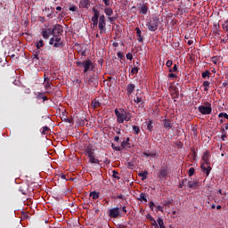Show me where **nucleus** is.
Here are the masks:
<instances>
[{
	"instance_id": "f257e3e1",
	"label": "nucleus",
	"mask_w": 228,
	"mask_h": 228,
	"mask_svg": "<svg viewBox=\"0 0 228 228\" xmlns=\"http://www.w3.org/2000/svg\"><path fill=\"white\" fill-rule=\"evenodd\" d=\"M84 154L85 156H87L91 165H99L101 163V160L95 158V149H94L93 144H87L85 146Z\"/></svg>"
},
{
	"instance_id": "f03ea898",
	"label": "nucleus",
	"mask_w": 228,
	"mask_h": 228,
	"mask_svg": "<svg viewBox=\"0 0 228 228\" xmlns=\"http://www.w3.org/2000/svg\"><path fill=\"white\" fill-rule=\"evenodd\" d=\"M115 115L117 117L118 124H124V122H129L131 120V113L126 111L124 109H115Z\"/></svg>"
},
{
	"instance_id": "7ed1b4c3",
	"label": "nucleus",
	"mask_w": 228,
	"mask_h": 228,
	"mask_svg": "<svg viewBox=\"0 0 228 228\" xmlns=\"http://www.w3.org/2000/svg\"><path fill=\"white\" fill-rule=\"evenodd\" d=\"M159 26V19L152 17L146 20V27L149 31H156Z\"/></svg>"
},
{
	"instance_id": "20e7f679",
	"label": "nucleus",
	"mask_w": 228,
	"mask_h": 228,
	"mask_svg": "<svg viewBox=\"0 0 228 228\" xmlns=\"http://www.w3.org/2000/svg\"><path fill=\"white\" fill-rule=\"evenodd\" d=\"M198 111H200L201 115H211L213 111V108H211V103H209V102H204V105L198 107Z\"/></svg>"
},
{
	"instance_id": "39448f33",
	"label": "nucleus",
	"mask_w": 228,
	"mask_h": 228,
	"mask_svg": "<svg viewBox=\"0 0 228 228\" xmlns=\"http://www.w3.org/2000/svg\"><path fill=\"white\" fill-rule=\"evenodd\" d=\"M109 216L110 218H122V212L120 208L116 207V208H110L109 211Z\"/></svg>"
},
{
	"instance_id": "423d86ee",
	"label": "nucleus",
	"mask_w": 228,
	"mask_h": 228,
	"mask_svg": "<svg viewBox=\"0 0 228 228\" xmlns=\"http://www.w3.org/2000/svg\"><path fill=\"white\" fill-rule=\"evenodd\" d=\"M98 28L100 29L101 34L106 31V17H104V14H102L99 17Z\"/></svg>"
},
{
	"instance_id": "0eeeda50",
	"label": "nucleus",
	"mask_w": 228,
	"mask_h": 228,
	"mask_svg": "<svg viewBox=\"0 0 228 228\" xmlns=\"http://www.w3.org/2000/svg\"><path fill=\"white\" fill-rule=\"evenodd\" d=\"M50 45H53V47H61L63 45V41H61V37H54L50 39Z\"/></svg>"
},
{
	"instance_id": "6e6552de",
	"label": "nucleus",
	"mask_w": 228,
	"mask_h": 228,
	"mask_svg": "<svg viewBox=\"0 0 228 228\" xmlns=\"http://www.w3.org/2000/svg\"><path fill=\"white\" fill-rule=\"evenodd\" d=\"M61 33H63V26L57 24L52 29L53 37H61Z\"/></svg>"
},
{
	"instance_id": "1a4fd4ad",
	"label": "nucleus",
	"mask_w": 228,
	"mask_h": 228,
	"mask_svg": "<svg viewBox=\"0 0 228 228\" xmlns=\"http://www.w3.org/2000/svg\"><path fill=\"white\" fill-rule=\"evenodd\" d=\"M188 188L191 190H197L199 188V180L197 178H193L188 182Z\"/></svg>"
},
{
	"instance_id": "9d476101",
	"label": "nucleus",
	"mask_w": 228,
	"mask_h": 228,
	"mask_svg": "<svg viewBox=\"0 0 228 228\" xmlns=\"http://www.w3.org/2000/svg\"><path fill=\"white\" fill-rule=\"evenodd\" d=\"M200 168L204 174H206L207 177H209V174H211L212 167L210 165L201 164Z\"/></svg>"
},
{
	"instance_id": "9b49d317",
	"label": "nucleus",
	"mask_w": 228,
	"mask_h": 228,
	"mask_svg": "<svg viewBox=\"0 0 228 228\" xmlns=\"http://www.w3.org/2000/svg\"><path fill=\"white\" fill-rule=\"evenodd\" d=\"M92 65H94V63L92 62V61L90 59H86L84 61V73L86 74V72H88V70H90V68L92 67Z\"/></svg>"
},
{
	"instance_id": "f8f14e48",
	"label": "nucleus",
	"mask_w": 228,
	"mask_h": 228,
	"mask_svg": "<svg viewBox=\"0 0 228 228\" xmlns=\"http://www.w3.org/2000/svg\"><path fill=\"white\" fill-rule=\"evenodd\" d=\"M211 156V153L209 151H205L202 156L203 164L205 165H211V162L209 161V157Z\"/></svg>"
},
{
	"instance_id": "ddd939ff",
	"label": "nucleus",
	"mask_w": 228,
	"mask_h": 228,
	"mask_svg": "<svg viewBox=\"0 0 228 228\" xmlns=\"http://www.w3.org/2000/svg\"><path fill=\"white\" fill-rule=\"evenodd\" d=\"M91 3L92 2L90 0H80L79 8H85L86 10H88V8H90Z\"/></svg>"
},
{
	"instance_id": "4468645a",
	"label": "nucleus",
	"mask_w": 228,
	"mask_h": 228,
	"mask_svg": "<svg viewBox=\"0 0 228 228\" xmlns=\"http://www.w3.org/2000/svg\"><path fill=\"white\" fill-rule=\"evenodd\" d=\"M143 155L150 159H156V158H158V153L156 151H144Z\"/></svg>"
},
{
	"instance_id": "2eb2a0df",
	"label": "nucleus",
	"mask_w": 228,
	"mask_h": 228,
	"mask_svg": "<svg viewBox=\"0 0 228 228\" xmlns=\"http://www.w3.org/2000/svg\"><path fill=\"white\" fill-rule=\"evenodd\" d=\"M171 96L172 99H179V90L175 86H171Z\"/></svg>"
},
{
	"instance_id": "dca6fc26",
	"label": "nucleus",
	"mask_w": 228,
	"mask_h": 228,
	"mask_svg": "<svg viewBox=\"0 0 228 228\" xmlns=\"http://www.w3.org/2000/svg\"><path fill=\"white\" fill-rule=\"evenodd\" d=\"M143 93L142 91H137L136 94H135V98H134V102H137V104H139V102H142V97H143Z\"/></svg>"
},
{
	"instance_id": "f3484780",
	"label": "nucleus",
	"mask_w": 228,
	"mask_h": 228,
	"mask_svg": "<svg viewBox=\"0 0 228 228\" xmlns=\"http://www.w3.org/2000/svg\"><path fill=\"white\" fill-rule=\"evenodd\" d=\"M51 35H53V30H51V28L43 29V31H42L43 38L47 40V38H49V37H51Z\"/></svg>"
},
{
	"instance_id": "a211bd4d",
	"label": "nucleus",
	"mask_w": 228,
	"mask_h": 228,
	"mask_svg": "<svg viewBox=\"0 0 228 228\" xmlns=\"http://www.w3.org/2000/svg\"><path fill=\"white\" fill-rule=\"evenodd\" d=\"M93 12L94 17H92V20H99V18L101 17V12L95 9V7H93Z\"/></svg>"
},
{
	"instance_id": "6ab92c4d",
	"label": "nucleus",
	"mask_w": 228,
	"mask_h": 228,
	"mask_svg": "<svg viewBox=\"0 0 228 228\" xmlns=\"http://www.w3.org/2000/svg\"><path fill=\"white\" fill-rule=\"evenodd\" d=\"M163 124H164L165 129H167V131H170V129H172L173 127V125L170 119H164Z\"/></svg>"
},
{
	"instance_id": "aec40b11",
	"label": "nucleus",
	"mask_w": 228,
	"mask_h": 228,
	"mask_svg": "<svg viewBox=\"0 0 228 228\" xmlns=\"http://www.w3.org/2000/svg\"><path fill=\"white\" fill-rule=\"evenodd\" d=\"M129 137L126 138V141H123L121 142V147L122 149H130L131 148V144L129 143Z\"/></svg>"
},
{
	"instance_id": "412c9836",
	"label": "nucleus",
	"mask_w": 228,
	"mask_h": 228,
	"mask_svg": "<svg viewBox=\"0 0 228 228\" xmlns=\"http://www.w3.org/2000/svg\"><path fill=\"white\" fill-rule=\"evenodd\" d=\"M104 13L108 16V17H111L113 15V9L110 8V7H106L104 9Z\"/></svg>"
},
{
	"instance_id": "4be33fe9",
	"label": "nucleus",
	"mask_w": 228,
	"mask_h": 228,
	"mask_svg": "<svg viewBox=\"0 0 228 228\" xmlns=\"http://www.w3.org/2000/svg\"><path fill=\"white\" fill-rule=\"evenodd\" d=\"M135 31L138 37V41L142 42V40H143V37H142V30L140 29V28H135Z\"/></svg>"
},
{
	"instance_id": "5701e85b",
	"label": "nucleus",
	"mask_w": 228,
	"mask_h": 228,
	"mask_svg": "<svg viewBox=\"0 0 228 228\" xmlns=\"http://www.w3.org/2000/svg\"><path fill=\"white\" fill-rule=\"evenodd\" d=\"M100 193L97 191H92L90 192V197H92L93 200H97L99 199Z\"/></svg>"
},
{
	"instance_id": "b1692460",
	"label": "nucleus",
	"mask_w": 228,
	"mask_h": 228,
	"mask_svg": "<svg viewBox=\"0 0 228 228\" xmlns=\"http://www.w3.org/2000/svg\"><path fill=\"white\" fill-rule=\"evenodd\" d=\"M146 124H147L148 131H152L154 127V125H153L154 123L152 122V120L146 121Z\"/></svg>"
},
{
	"instance_id": "393cba45",
	"label": "nucleus",
	"mask_w": 228,
	"mask_h": 228,
	"mask_svg": "<svg viewBox=\"0 0 228 228\" xmlns=\"http://www.w3.org/2000/svg\"><path fill=\"white\" fill-rule=\"evenodd\" d=\"M167 175L168 173L167 169H161L159 177H160V179H163V177H167Z\"/></svg>"
},
{
	"instance_id": "a878e982",
	"label": "nucleus",
	"mask_w": 228,
	"mask_h": 228,
	"mask_svg": "<svg viewBox=\"0 0 228 228\" xmlns=\"http://www.w3.org/2000/svg\"><path fill=\"white\" fill-rule=\"evenodd\" d=\"M95 81H97V79L95 78V77H91L88 79V85H90L91 86H95Z\"/></svg>"
},
{
	"instance_id": "bb28decb",
	"label": "nucleus",
	"mask_w": 228,
	"mask_h": 228,
	"mask_svg": "<svg viewBox=\"0 0 228 228\" xmlns=\"http://www.w3.org/2000/svg\"><path fill=\"white\" fill-rule=\"evenodd\" d=\"M211 83H209V81H204L203 82V86H204V92H208L209 89L208 88V86H210Z\"/></svg>"
},
{
	"instance_id": "cd10ccee",
	"label": "nucleus",
	"mask_w": 228,
	"mask_h": 228,
	"mask_svg": "<svg viewBox=\"0 0 228 228\" xmlns=\"http://www.w3.org/2000/svg\"><path fill=\"white\" fill-rule=\"evenodd\" d=\"M157 224H159V226L161 227H165V223L163 222V219L161 217H158L157 219Z\"/></svg>"
},
{
	"instance_id": "c85d7f7f",
	"label": "nucleus",
	"mask_w": 228,
	"mask_h": 228,
	"mask_svg": "<svg viewBox=\"0 0 228 228\" xmlns=\"http://www.w3.org/2000/svg\"><path fill=\"white\" fill-rule=\"evenodd\" d=\"M127 92H128V94H133V92H134V85H133V84L128 85Z\"/></svg>"
},
{
	"instance_id": "c756f323",
	"label": "nucleus",
	"mask_w": 228,
	"mask_h": 228,
	"mask_svg": "<svg viewBox=\"0 0 228 228\" xmlns=\"http://www.w3.org/2000/svg\"><path fill=\"white\" fill-rule=\"evenodd\" d=\"M91 104L93 108H99V106H101V102L97 100H94Z\"/></svg>"
},
{
	"instance_id": "7c9ffc66",
	"label": "nucleus",
	"mask_w": 228,
	"mask_h": 228,
	"mask_svg": "<svg viewBox=\"0 0 228 228\" xmlns=\"http://www.w3.org/2000/svg\"><path fill=\"white\" fill-rule=\"evenodd\" d=\"M44 40H39V42L36 43L37 49H41V47H44Z\"/></svg>"
},
{
	"instance_id": "2f4dec72",
	"label": "nucleus",
	"mask_w": 228,
	"mask_h": 228,
	"mask_svg": "<svg viewBox=\"0 0 228 228\" xmlns=\"http://www.w3.org/2000/svg\"><path fill=\"white\" fill-rule=\"evenodd\" d=\"M225 138H227V134L225 133V129L222 128L221 140H223V142H225Z\"/></svg>"
},
{
	"instance_id": "473e14b6",
	"label": "nucleus",
	"mask_w": 228,
	"mask_h": 228,
	"mask_svg": "<svg viewBox=\"0 0 228 228\" xmlns=\"http://www.w3.org/2000/svg\"><path fill=\"white\" fill-rule=\"evenodd\" d=\"M133 131H134V134H140V126H133Z\"/></svg>"
},
{
	"instance_id": "72a5a7b5",
	"label": "nucleus",
	"mask_w": 228,
	"mask_h": 228,
	"mask_svg": "<svg viewBox=\"0 0 228 228\" xmlns=\"http://www.w3.org/2000/svg\"><path fill=\"white\" fill-rule=\"evenodd\" d=\"M211 72H209V70H206L205 72L202 73V77L203 79H206V77L209 78Z\"/></svg>"
},
{
	"instance_id": "f704fd0d",
	"label": "nucleus",
	"mask_w": 228,
	"mask_h": 228,
	"mask_svg": "<svg viewBox=\"0 0 228 228\" xmlns=\"http://www.w3.org/2000/svg\"><path fill=\"white\" fill-rule=\"evenodd\" d=\"M222 28L224 31L228 33V20H224V24L222 25Z\"/></svg>"
},
{
	"instance_id": "c9c22d12",
	"label": "nucleus",
	"mask_w": 228,
	"mask_h": 228,
	"mask_svg": "<svg viewBox=\"0 0 228 228\" xmlns=\"http://www.w3.org/2000/svg\"><path fill=\"white\" fill-rule=\"evenodd\" d=\"M210 61H212V63H214V65H216L218 63V57L213 56L211 57Z\"/></svg>"
},
{
	"instance_id": "e433bc0d",
	"label": "nucleus",
	"mask_w": 228,
	"mask_h": 228,
	"mask_svg": "<svg viewBox=\"0 0 228 228\" xmlns=\"http://www.w3.org/2000/svg\"><path fill=\"white\" fill-rule=\"evenodd\" d=\"M193 174H195V168L194 167H190V169L188 171L189 177H191V175H193Z\"/></svg>"
},
{
	"instance_id": "4c0bfd02",
	"label": "nucleus",
	"mask_w": 228,
	"mask_h": 228,
	"mask_svg": "<svg viewBox=\"0 0 228 228\" xmlns=\"http://www.w3.org/2000/svg\"><path fill=\"white\" fill-rule=\"evenodd\" d=\"M49 131H51V129L49 128V126H44L43 130H42V134H47V133H49Z\"/></svg>"
},
{
	"instance_id": "58836bf2",
	"label": "nucleus",
	"mask_w": 228,
	"mask_h": 228,
	"mask_svg": "<svg viewBox=\"0 0 228 228\" xmlns=\"http://www.w3.org/2000/svg\"><path fill=\"white\" fill-rule=\"evenodd\" d=\"M38 54H40V51L35 52L33 53V60H40V57L38 56Z\"/></svg>"
},
{
	"instance_id": "ea45409f",
	"label": "nucleus",
	"mask_w": 228,
	"mask_h": 228,
	"mask_svg": "<svg viewBox=\"0 0 228 228\" xmlns=\"http://www.w3.org/2000/svg\"><path fill=\"white\" fill-rule=\"evenodd\" d=\"M218 117H219V118H224L228 119V115L225 112L219 113Z\"/></svg>"
},
{
	"instance_id": "a19ab883",
	"label": "nucleus",
	"mask_w": 228,
	"mask_h": 228,
	"mask_svg": "<svg viewBox=\"0 0 228 228\" xmlns=\"http://www.w3.org/2000/svg\"><path fill=\"white\" fill-rule=\"evenodd\" d=\"M112 177H114V179H120V177L118 176V172L115 170L112 171Z\"/></svg>"
},
{
	"instance_id": "79ce46f5",
	"label": "nucleus",
	"mask_w": 228,
	"mask_h": 228,
	"mask_svg": "<svg viewBox=\"0 0 228 228\" xmlns=\"http://www.w3.org/2000/svg\"><path fill=\"white\" fill-rule=\"evenodd\" d=\"M149 12V6L147 4L143 5V15H147V12Z\"/></svg>"
},
{
	"instance_id": "37998d69",
	"label": "nucleus",
	"mask_w": 228,
	"mask_h": 228,
	"mask_svg": "<svg viewBox=\"0 0 228 228\" xmlns=\"http://www.w3.org/2000/svg\"><path fill=\"white\" fill-rule=\"evenodd\" d=\"M213 29H214V31H215L216 29H220V24H219L218 22H215V23L213 24Z\"/></svg>"
},
{
	"instance_id": "c03bdc74",
	"label": "nucleus",
	"mask_w": 228,
	"mask_h": 228,
	"mask_svg": "<svg viewBox=\"0 0 228 228\" xmlns=\"http://www.w3.org/2000/svg\"><path fill=\"white\" fill-rule=\"evenodd\" d=\"M120 208V212L122 213V216H124V215H126V213H127V210L126 209V207H119Z\"/></svg>"
},
{
	"instance_id": "a18cd8bd",
	"label": "nucleus",
	"mask_w": 228,
	"mask_h": 228,
	"mask_svg": "<svg viewBox=\"0 0 228 228\" xmlns=\"http://www.w3.org/2000/svg\"><path fill=\"white\" fill-rule=\"evenodd\" d=\"M191 131H192V135L194 136V138H197V127H192Z\"/></svg>"
},
{
	"instance_id": "49530a36",
	"label": "nucleus",
	"mask_w": 228,
	"mask_h": 228,
	"mask_svg": "<svg viewBox=\"0 0 228 228\" xmlns=\"http://www.w3.org/2000/svg\"><path fill=\"white\" fill-rule=\"evenodd\" d=\"M169 72H177V64H175L174 67L169 69Z\"/></svg>"
},
{
	"instance_id": "de8ad7c7",
	"label": "nucleus",
	"mask_w": 228,
	"mask_h": 228,
	"mask_svg": "<svg viewBox=\"0 0 228 228\" xmlns=\"http://www.w3.org/2000/svg\"><path fill=\"white\" fill-rule=\"evenodd\" d=\"M173 63H174V62H172L171 60H168V61L166 62V66H167L168 69H170V67H172Z\"/></svg>"
},
{
	"instance_id": "09e8293b",
	"label": "nucleus",
	"mask_w": 228,
	"mask_h": 228,
	"mask_svg": "<svg viewBox=\"0 0 228 228\" xmlns=\"http://www.w3.org/2000/svg\"><path fill=\"white\" fill-rule=\"evenodd\" d=\"M131 74H138V68L134 67V68L131 69Z\"/></svg>"
},
{
	"instance_id": "8fccbe9b",
	"label": "nucleus",
	"mask_w": 228,
	"mask_h": 228,
	"mask_svg": "<svg viewBox=\"0 0 228 228\" xmlns=\"http://www.w3.org/2000/svg\"><path fill=\"white\" fill-rule=\"evenodd\" d=\"M69 12H77V6L72 5L71 7H69Z\"/></svg>"
},
{
	"instance_id": "3c124183",
	"label": "nucleus",
	"mask_w": 228,
	"mask_h": 228,
	"mask_svg": "<svg viewBox=\"0 0 228 228\" xmlns=\"http://www.w3.org/2000/svg\"><path fill=\"white\" fill-rule=\"evenodd\" d=\"M117 56L119 60H122V58H124V53L122 52H118Z\"/></svg>"
},
{
	"instance_id": "603ef678",
	"label": "nucleus",
	"mask_w": 228,
	"mask_h": 228,
	"mask_svg": "<svg viewBox=\"0 0 228 228\" xmlns=\"http://www.w3.org/2000/svg\"><path fill=\"white\" fill-rule=\"evenodd\" d=\"M43 97H44V93H37V99H43Z\"/></svg>"
},
{
	"instance_id": "864d4df0",
	"label": "nucleus",
	"mask_w": 228,
	"mask_h": 228,
	"mask_svg": "<svg viewBox=\"0 0 228 228\" xmlns=\"http://www.w3.org/2000/svg\"><path fill=\"white\" fill-rule=\"evenodd\" d=\"M126 60H133V53H128L127 54H126Z\"/></svg>"
},
{
	"instance_id": "5fc2aeb1",
	"label": "nucleus",
	"mask_w": 228,
	"mask_h": 228,
	"mask_svg": "<svg viewBox=\"0 0 228 228\" xmlns=\"http://www.w3.org/2000/svg\"><path fill=\"white\" fill-rule=\"evenodd\" d=\"M85 61H77V67H84Z\"/></svg>"
},
{
	"instance_id": "6e6d98bb",
	"label": "nucleus",
	"mask_w": 228,
	"mask_h": 228,
	"mask_svg": "<svg viewBox=\"0 0 228 228\" xmlns=\"http://www.w3.org/2000/svg\"><path fill=\"white\" fill-rule=\"evenodd\" d=\"M102 2L104 3L105 6H110V0H102Z\"/></svg>"
},
{
	"instance_id": "4d7b16f0",
	"label": "nucleus",
	"mask_w": 228,
	"mask_h": 228,
	"mask_svg": "<svg viewBox=\"0 0 228 228\" xmlns=\"http://www.w3.org/2000/svg\"><path fill=\"white\" fill-rule=\"evenodd\" d=\"M45 87L47 88H51V82H45Z\"/></svg>"
},
{
	"instance_id": "13d9d810",
	"label": "nucleus",
	"mask_w": 228,
	"mask_h": 228,
	"mask_svg": "<svg viewBox=\"0 0 228 228\" xmlns=\"http://www.w3.org/2000/svg\"><path fill=\"white\" fill-rule=\"evenodd\" d=\"M118 199H121V200H126V196H124L123 194H119L118 195Z\"/></svg>"
},
{
	"instance_id": "bf43d9fd",
	"label": "nucleus",
	"mask_w": 228,
	"mask_h": 228,
	"mask_svg": "<svg viewBox=\"0 0 228 228\" xmlns=\"http://www.w3.org/2000/svg\"><path fill=\"white\" fill-rule=\"evenodd\" d=\"M93 26H97V24H99V20H93Z\"/></svg>"
},
{
	"instance_id": "052dcab7",
	"label": "nucleus",
	"mask_w": 228,
	"mask_h": 228,
	"mask_svg": "<svg viewBox=\"0 0 228 228\" xmlns=\"http://www.w3.org/2000/svg\"><path fill=\"white\" fill-rule=\"evenodd\" d=\"M157 211H161V213H163V207L160 206V205H159V206L157 207Z\"/></svg>"
},
{
	"instance_id": "680f3d73",
	"label": "nucleus",
	"mask_w": 228,
	"mask_h": 228,
	"mask_svg": "<svg viewBox=\"0 0 228 228\" xmlns=\"http://www.w3.org/2000/svg\"><path fill=\"white\" fill-rule=\"evenodd\" d=\"M111 147H112V149H114V151H120V147H117L113 143H112Z\"/></svg>"
},
{
	"instance_id": "e2e57ef3",
	"label": "nucleus",
	"mask_w": 228,
	"mask_h": 228,
	"mask_svg": "<svg viewBox=\"0 0 228 228\" xmlns=\"http://www.w3.org/2000/svg\"><path fill=\"white\" fill-rule=\"evenodd\" d=\"M155 206H156V204H154V202H152V201L150 202V208L154 209Z\"/></svg>"
},
{
	"instance_id": "0e129e2a",
	"label": "nucleus",
	"mask_w": 228,
	"mask_h": 228,
	"mask_svg": "<svg viewBox=\"0 0 228 228\" xmlns=\"http://www.w3.org/2000/svg\"><path fill=\"white\" fill-rule=\"evenodd\" d=\"M137 200H143V192H141L140 193V197L139 198H137Z\"/></svg>"
},
{
	"instance_id": "69168bd1",
	"label": "nucleus",
	"mask_w": 228,
	"mask_h": 228,
	"mask_svg": "<svg viewBox=\"0 0 228 228\" xmlns=\"http://www.w3.org/2000/svg\"><path fill=\"white\" fill-rule=\"evenodd\" d=\"M168 77H177V75L174 74V73H170L168 75Z\"/></svg>"
},
{
	"instance_id": "338daca9",
	"label": "nucleus",
	"mask_w": 228,
	"mask_h": 228,
	"mask_svg": "<svg viewBox=\"0 0 228 228\" xmlns=\"http://www.w3.org/2000/svg\"><path fill=\"white\" fill-rule=\"evenodd\" d=\"M214 33L216 34V35H220V28H217V29H216V30H214Z\"/></svg>"
},
{
	"instance_id": "774afa93",
	"label": "nucleus",
	"mask_w": 228,
	"mask_h": 228,
	"mask_svg": "<svg viewBox=\"0 0 228 228\" xmlns=\"http://www.w3.org/2000/svg\"><path fill=\"white\" fill-rule=\"evenodd\" d=\"M118 228H126V226L124 225V224H118Z\"/></svg>"
}]
</instances>
